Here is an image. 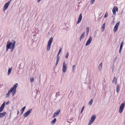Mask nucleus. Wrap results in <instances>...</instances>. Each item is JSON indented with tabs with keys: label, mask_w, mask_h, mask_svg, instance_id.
Listing matches in <instances>:
<instances>
[{
	"label": "nucleus",
	"mask_w": 125,
	"mask_h": 125,
	"mask_svg": "<svg viewBox=\"0 0 125 125\" xmlns=\"http://www.w3.org/2000/svg\"><path fill=\"white\" fill-rule=\"evenodd\" d=\"M122 48H120L119 51V52L120 53L122 51Z\"/></svg>",
	"instance_id": "473e14b6"
},
{
	"label": "nucleus",
	"mask_w": 125,
	"mask_h": 125,
	"mask_svg": "<svg viewBox=\"0 0 125 125\" xmlns=\"http://www.w3.org/2000/svg\"><path fill=\"white\" fill-rule=\"evenodd\" d=\"M53 40V38L51 37L49 40L47 47V51H49L50 49L51 45Z\"/></svg>",
	"instance_id": "7ed1b4c3"
},
{
	"label": "nucleus",
	"mask_w": 125,
	"mask_h": 125,
	"mask_svg": "<svg viewBox=\"0 0 125 125\" xmlns=\"http://www.w3.org/2000/svg\"><path fill=\"white\" fill-rule=\"evenodd\" d=\"M59 59V56L57 55V60H56V66L58 64Z\"/></svg>",
	"instance_id": "6ab92c4d"
},
{
	"label": "nucleus",
	"mask_w": 125,
	"mask_h": 125,
	"mask_svg": "<svg viewBox=\"0 0 125 125\" xmlns=\"http://www.w3.org/2000/svg\"><path fill=\"white\" fill-rule=\"evenodd\" d=\"M84 106H83V107L82 108V109H81V112H81V113H82V112H83V110H84Z\"/></svg>",
	"instance_id": "c85d7f7f"
},
{
	"label": "nucleus",
	"mask_w": 125,
	"mask_h": 125,
	"mask_svg": "<svg viewBox=\"0 0 125 125\" xmlns=\"http://www.w3.org/2000/svg\"><path fill=\"white\" fill-rule=\"evenodd\" d=\"M117 82V80H116V77H114V78L113 80L112 81V82L113 83H115V84Z\"/></svg>",
	"instance_id": "412c9836"
},
{
	"label": "nucleus",
	"mask_w": 125,
	"mask_h": 125,
	"mask_svg": "<svg viewBox=\"0 0 125 125\" xmlns=\"http://www.w3.org/2000/svg\"><path fill=\"white\" fill-rule=\"evenodd\" d=\"M118 10V8L116 6L114 7L112 10V12L113 14L115 15L116 14V11H117Z\"/></svg>",
	"instance_id": "9b49d317"
},
{
	"label": "nucleus",
	"mask_w": 125,
	"mask_h": 125,
	"mask_svg": "<svg viewBox=\"0 0 125 125\" xmlns=\"http://www.w3.org/2000/svg\"><path fill=\"white\" fill-rule=\"evenodd\" d=\"M9 103V101H7L6 103V104L7 105Z\"/></svg>",
	"instance_id": "f704fd0d"
},
{
	"label": "nucleus",
	"mask_w": 125,
	"mask_h": 125,
	"mask_svg": "<svg viewBox=\"0 0 125 125\" xmlns=\"http://www.w3.org/2000/svg\"><path fill=\"white\" fill-rule=\"evenodd\" d=\"M10 1L11 0L8 1L5 4L3 8V10H5L7 9L9 6V5L10 3Z\"/></svg>",
	"instance_id": "6e6552de"
},
{
	"label": "nucleus",
	"mask_w": 125,
	"mask_h": 125,
	"mask_svg": "<svg viewBox=\"0 0 125 125\" xmlns=\"http://www.w3.org/2000/svg\"><path fill=\"white\" fill-rule=\"evenodd\" d=\"M30 80L31 82H32L34 81V78L33 77L32 78H31L30 79Z\"/></svg>",
	"instance_id": "bb28decb"
},
{
	"label": "nucleus",
	"mask_w": 125,
	"mask_h": 125,
	"mask_svg": "<svg viewBox=\"0 0 125 125\" xmlns=\"http://www.w3.org/2000/svg\"><path fill=\"white\" fill-rule=\"evenodd\" d=\"M60 109L58 110H57V111L55 113L54 115H53V118L57 116L59 113L60 112Z\"/></svg>",
	"instance_id": "f8f14e48"
},
{
	"label": "nucleus",
	"mask_w": 125,
	"mask_h": 125,
	"mask_svg": "<svg viewBox=\"0 0 125 125\" xmlns=\"http://www.w3.org/2000/svg\"><path fill=\"white\" fill-rule=\"evenodd\" d=\"M17 114H18L19 113V111H18V112H17Z\"/></svg>",
	"instance_id": "4c0bfd02"
},
{
	"label": "nucleus",
	"mask_w": 125,
	"mask_h": 125,
	"mask_svg": "<svg viewBox=\"0 0 125 125\" xmlns=\"http://www.w3.org/2000/svg\"><path fill=\"white\" fill-rule=\"evenodd\" d=\"M75 66V65H73V69H74V67Z\"/></svg>",
	"instance_id": "c9c22d12"
},
{
	"label": "nucleus",
	"mask_w": 125,
	"mask_h": 125,
	"mask_svg": "<svg viewBox=\"0 0 125 125\" xmlns=\"http://www.w3.org/2000/svg\"><path fill=\"white\" fill-rule=\"evenodd\" d=\"M16 41L13 40L12 42H10L9 40L7 42L6 46V51H7L9 49H11V51L13 50L16 43Z\"/></svg>",
	"instance_id": "f257e3e1"
},
{
	"label": "nucleus",
	"mask_w": 125,
	"mask_h": 125,
	"mask_svg": "<svg viewBox=\"0 0 125 125\" xmlns=\"http://www.w3.org/2000/svg\"><path fill=\"white\" fill-rule=\"evenodd\" d=\"M120 23V22L119 21L115 25V26L114 27L113 29V31L114 32H115L117 30L118 26L119 24Z\"/></svg>",
	"instance_id": "423d86ee"
},
{
	"label": "nucleus",
	"mask_w": 125,
	"mask_h": 125,
	"mask_svg": "<svg viewBox=\"0 0 125 125\" xmlns=\"http://www.w3.org/2000/svg\"><path fill=\"white\" fill-rule=\"evenodd\" d=\"M92 40V38L91 36H90V37L89 39L87 41V42H86V44L85 45L86 46H87L89 45L90 43L91 42Z\"/></svg>",
	"instance_id": "9d476101"
},
{
	"label": "nucleus",
	"mask_w": 125,
	"mask_h": 125,
	"mask_svg": "<svg viewBox=\"0 0 125 125\" xmlns=\"http://www.w3.org/2000/svg\"><path fill=\"white\" fill-rule=\"evenodd\" d=\"M32 111V109H30L28 111L26 112V113H24L23 115V116L24 117H26L27 116L29 115L31 112Z\"/></svg>",
	"instance_id": "1a4fd4ad"
},
{
	"label": "nucleus",
	"mask_w": 125,
	"mask_h": 125,
	"mask_svg": "<svg viewBox=\"0 0 125 125\" xmlns=\"http://www.w3.org/2000/svg\"><path fill=\"white\" fill-rule=\"evenodd\" d=\"M125 106V104L124 103H122L121 104L120 106L118 112H119L120 113H121L123 110Z\"/></svg>",
	"instance_id": "20e7f679"
},
{
	"label": "nucleus",
	"mask_w": 125,
	"mask_h": 125,
	"mask_svg": "<svg viewBox=\"0 0 125 125\" xmlns=\"http://www.w3.org/2000/svg\"><path fill=\"white\" fill-rule=\"evenodd\" d=\"M102 63L101 62L99 65L98 68L100 70L102 68Z\"/></svg>",
	"instance_id": "b1692460"
},
{
	"label": "nucleus",
	"mask_w": 125,
	"mask_h": 125,
	"mask_svg": "<svg viewBox=\"0 0 125 125\" xmlns=\"http://www.w3.org/2000/svg\"><path fill=\"white\" fill-rule=\"evenodd\" d=\"M5 104V102H4L1 106L0 108V112H1L3 110L4 108Z\"/></svg>",
	"instance_id": "ddd939ff"
},
{
	"label": "nucleus",
	"mask_w": 125,
	"mask_h": 125,
	"mask_svg": "<svg viewBox=\"0 0 125 125\" xmlns=\"http://www.w3.org/2000/svg\"><path fill=\"white\" fill-rule=\"evenodd\" d=\"M18 83H15L13 86V87H11L8 93L6 94V97H8L10 95V93L12 92V94L14 95L16 92V91L17 87L18 86Z\"/></svg>",
	"instance_id": "f03ea898"
},
{
	"label": "nucleus",
	"mask_w": 125,
	"mask_h": 125,
	"mask_svg": "<svg viewBox=\"0 0 125 125\" xmlns=\"http://www.w3.org/2000/svg\"><path fill=\"white\" fill-rule=\"evenodd\" d=\"M93 99H91L90 101L89 102L88 104L90 105H91L92 104L93 102Z\"/></svg>",
	"instance_id": "393cba45"
},
{
	"label": "nucleus",
	"mask_w": 125,
	"mask_h": 125,
	"mask_svg": "<svg viewBox=\"0 0 125 125\" xmlns=\"http://www.w3.org/2000/svg\"><path fill=\"white\" fill-rule=\"evenodd\" d=\"M123 43V42H122L121 43V44H120V48H122Z\"/></svg>",
	"instance_id": "7c9ffc66"
},
{
	"label": "nucleus",
	"mask_w": 125,
	"mask_h": 125,
	"mask_svg": "<svg viewBox=\"0 0 125 125\" xmlns=\"http://www.w3.org/2000/svg\"><path fill=\"white\" fill-rule=\"evenodd\" d=\"M105 27V23H104L103 25L102 28L101 29V31L102 32H103L104 29Z\"/></svg>",
	"instance_id": "aec40b11"
},
{
	"label": "nucleus",
	"mask_w": 125,
	"mask_h": 125,
	"mask_svg": "<svg viewBox=\"0 0 125 125\" xmlns=\"http://www.w3.org/2000/svg\"><path fill=\"white\" fill-rule=\"evenodd\" d=\"M61 49H60L59 50V52H58V55H59V53H60V52H61Z\"/></svg>",
	"instance_id": "72a5a7b5"
},
{
	"label": "nucleus",
	"mask_w": 125,
	"mask_h": 125,
	"mask_svg": "<svg viewBox=\"0 0 125 125\" xmlns=\"http://www.w3.org/2000/svg\"><path fill=\"white\" fill-rule=\"evenodd\" d=\"M11 70V68H9L8 70V75H9L10 73Z\"/></svg>",
	"instance_id": "5701e85b"
},
{
	"label": "nucleus",
	"mask_w": 125,
	"mask_h": 125,
	"mask_svg": "<svg viewBox=\"0 0 125 125\" xmlns=\"http://www.w3.org/2000/svg\"><path fill=\"white\" fill-rule=\"evenodd\" d=\"M38 2H39L41 0H37Z\"/></svg>",
	"instance_id": "e433bc0d"
},
{
	"label": "nucleus",
	"mask_w": 125,
	"mask_h": 125,
	"mask_svg": "<svg viewBox=\"0 0 125 125\" xmlns=\"http://www.w3.org/2000/svg\"><path fill=\"white\" fill-rule=\"evenodd\" d=\"M108 15V14L107 12H106L105 14L104 17L105 18L107 17Z\"/></svg>",
	"instance_id": "cd10ccee"
},
{
	"label": "nucleus",
	"mask_w": 125,
	"mask_h": 125,
	"mask_svg": "<svg viewBox=\"0 0 125 125\" xmlns=\"http://www.w3.org/2000/svg\"><path fill=\"white\" fill-rule=\"evenodd\" d=\"M82 14L81 13L79 15V18L78 19V20L77 21V24H78L79 23H80L82 20Z\"/></svg>",
	"instance_id": "4468645a"
},
{
	"label": "nucleus",
	"mask_w": 125,
	"mask_h": 125,
	"mask_svg": "<svg viewBox=\"0 0 125 125\" xmlns=\"http://www.w3.org/2000/svg\"><path fill=\"white\" fill-rule=\"evenodd\" d=\"M56 118H54L52 122H51V124H54L55 122L56 121Z\"/></svg>",
	"instance_id": "4be33fe9"
},
{
	"label": "nucleus",
	"mask_w": 125,
	"mask_h": 125,
	"mask_svg": "<svg viewBox=\"0 0 125 125\" xmlns=\"http://www.w3.org/2000/svg\"><path fill=\"white\" fill-rule=\"evenodd\" d=\"M85 34V32H83V33L82 35H81V36H80V41H81L82 39L84 37V36Z\"/></svg>",
	"instance_id": "dca6fc26"
},
{
	"label": "nucleus",
	"mask_w": 125,
	"mask_h": 125,
	"mask_svg": "<svg viewBox=\"0 0 125 125\" xmlns=\"http://www.w3.org/2000/svg\"><path fill=\"white\" fill-rule=\"evenodd\" d=\"M120 88V85H117L116 87V91L117 93H118L119 91Z\"/></svg>",
	"instance_id": "f3484780"
},
{
	"label": "nucleus",
	"mask_w": 125,
	"mask_h": 125,
	"mask_svg": "<svg viewBox=\"0 0 125 125\" xmlns=\"http://www.w3.org/2000/svg\"><path fill=\"white\" fill-rule=\"evenodd\" d=\"M96 118V116L95 115H94L92 117L91 119L88 124V125H91L93 122Z\"/></svg>",
	"instance_id": "39448f33"
},
{
	"label": "nucleus",
	"mask_w": 125,
	"mask_h": 125,
	"mask_svg": "<svg viewBox=\"0 0 125 125\" xmlns=\"http://www.w3.org/2000/svg\"><path fill=\"white\" fill-rule=\"evenodd\" d=\"M6 113L5 112H4L3 113H0V118H2L5 115H6Z\"/></svg>",
	"instance_id": "2eb2a0df"
},
{
	"label": "nucleus",
	"mask_w": 125,
	"mask_h": 125,
	"mask_svg": "<svg viewBox=\"0 0 125 125\" xmlns=\"http://www.w3.org/2000/svg\"><path fill=\"white\" fill-rule=\"evenodd\" d=\"M94 1V0H91L90 3L91 4H93Z\"/></svg>",
	"instance_id": "c756f323"
},
{
	"label": "nucleus",
	"mask_w": 125,
	"mask_h": 125,
	"mask_svg": "<svg viewBox=\"0 0 125 125\" xmlns=\"http://www.w3.org/2000/svg\"><path fill=\"white\" fill-rule=\"evenodd\" d=\"M68 56H69V53L68 52H67L66 54V55L65 56V57L66 58H67L68 57Z\"/></svg>",
	"instance_id": "2f4dec72"
},
{
	"label": "nucleus",
	"mask_w": 125,
	"mask_h": 125,
	"mask_svg": "<svg viewBox=\"0 0 125 125\" xmlns=\"http://www.w3.org/2000/svg\"><path fill=\"white\" fill-rule=\"evenodd\" d=\"M26 106H24L21 109V114L22 115L24 111L25 108Z\"/></svg>",
	"instance_id": "a211bd4d"
},
{
	"label": "nucleus",
	"mask_w": 125,
	"mask_h": 125,
	"mask_svg": "<svg viewBox=\"0 0 125 125\" xmlns=\"http://www.w3.org/2000/svg\"><path fill=\"white\" fill-rule=\"evenodd\" d=\"M89 29L88 27H87L86 28V32L87 33V34H88L89 31Z\"/></svg>",
	"instance_id": "a878e982"
},
{
	"label": "nucleus",
	"mask_w": 125,
	"mask_h": 125,
	"mask_svg": "<svg viewBox=\"0 0 125 125\" xmlns=\"http://www.w3.org/2000/svg\"><path fill=\"white\" fill-rule=\"evenodd\" d=\"M66 66H67L65 62L64 61L63 63L62 67V71L64 73H65L66 71L67 68Z\"/></svg>",
	"instance_id": "0eeeda50"
}]
</instances>
